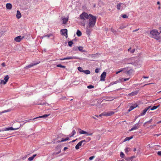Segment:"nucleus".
<instances>
[{
	"label": "nucleus",
	"instance_id": "nucleus-1",
	"mask_svg": "<svg viewBox=\"0 0 161 161\" xmlns=\"http://www.w3.org/2000/svg\"><path fill=\"white\" fill-rule=\"evenodd\" d=\"M89 21L88 25L89 27H93L96 24L97 20V17L92 15H90V18H89Z\"/></svg>",
	"mask_w": 161,
	"mask_h": 161
},
{
	"label": "nucleus",
	"instance_id": "nucleus-2",
	"mask_svg": "<svg viewBox=\"0 0 161 161\" xmlns=\"http://www.w3.org/2000/svg\"><path fill=\"white\" fill-rule=\"evenodd\" d=\"M161 31L160 32H158V30L154 29L151 31L150 32V35L151 37L156 39L158 40L159 38V34Z\"/></svg>",
	"mask_w": 161,
	"mask_h": 161
},
{
	"label": "nucleus",
	"instance_id": "nucleus-3",
	"mask_svg": "<svg viewBox=\"0 0 161 161\" xmlns=\"http://www.w3.org/2000/svg\"><path fill=\"white\" fill-rule=\"evenodd\" d=\"M90 15H91V14H88L87 13L84 12L82 13L80 15V18L83 20V23H82V25L83 26H84L85 25V22L84 21V20H85L86 19H89L90 17Z\"/></svg>",
	"mask_w": 161,
	"mask_h": 161
},
{
	"label": "nucleus",
	"instance_id": "nucleus-4",
	"mask_svg": "<svg viewBox=\"0 0 161 161\" xmlns=\"http://www.w3.org/2000/svg\"><path fill=\"white\" fill-rule=\"evenodd\" d=\"M126 7V4L125 3H119L117 5V8L118 10H122Z\"/></svg>",
	"mask_w": 161,
	"mask_h": 161
},
{
	"label": "nucleus",
	"instance_id": "nucleus-5",
	"mask_svg": "<svg viewBox=\"0 0 161 161\" xmlns=\"http://www.w3.org/2000/svg\"><path fill=\"white\" fill-rule=\"evenodd\" d=\"M50 114H44L42 116H39L38 117H36V118H35L34 119H30L29 120H26V122H30L32 120H33V119H38V118H46L47 117H48L49 115Z\"/></svg>",
	"mask_w": 161,
	"mask_h": 161
},
{
	"label": "nucleus",
	"instance_id": "nucleus-6",
	"mask_svg": "<svg viewBox=\"0 0 161 161\" xmlns=\"http://www.w3.org/2000/svg\"><path fill=\"white\" fill-rule=\"evenodd\" d=\"M9 78V77L8 75H6L4 78V80H1V83L3 85H5L8 81Z\"/></svg>",
	"mask_w": 161,
	"mask_h": 161
},
{
	"label": "nucleus",
	"instance_id": "nucleus-7",
	"mask_svg": "<svg viewBox=\"0 0 161 161\" xmlns=\"http://www.w3.org/2000/svg\"><path fill=\"white\" fill-rule=\"evenodd\" d=\"M92 27H89V26H86V33L87 35H89L91 33L92 31Z\"/></svg>",
	"mask_w": 161,
	"mask_h": 161
},
{
	"label": "nucleus",
	"instance_id": "nucleus-8",
	"mask_svg": "<svg viewBox=\"0 0 161 161\" xmlns=\"http://www.w3.org/2000/svg\"><path fill=\"white\" fill-rule=\"evenodd\" d=\"M61 34L65 37L67 36V29H63L60 31Z\"/></svg>",
	"mask_w": 161,
	"mask_h": 161
},
{
	"label": "nucleus",
	"instance_id": "nucleus-9",
	"mask_svg": "<svg viewBox=\"0 0 161 161\" xmlns=\"http://www.w3.org/2000/svg\"><path fill=\"white\" fill-rule=\"evenodd\" d=\"M151 107V106H149L147 108H145L142 111V112L140 114V115L141 116H143L144 115H145L147 112V111L150 109Z\"/></svg>",
	"mask_w": 161,
	"mask_h": 161
},
{
	"label": "nucleus",
	"instance_id": "nucleus-10",
	"mask_svg": "<svg viewBox=\"0 0 161 161\" xmlns=\"http://www.w3.org/2000/svg\"><path fill=\"white\" fill-rule=\"evenodd\" d=\"M39 63H40V62H37L36 63H32L31 64L28 66H26L25 67V68L28 69L29 68H31L33 66L36 65L38 64Z\"/></svg>",
	"mask_w": 161,
	"mask_h": 161
},
{
	"label": "nucleus",
	"instance_id": "nucleus-11",
	"mask_svg": "<svg viewBox=\"0 0 161 161\" xmlns=\"http://www.w3.org/2000/svg\"><path fill=\"white\" fill-rule=\"evenodd\" d=\"M106 73L105 72H103L101 75V80L104 81L105 78L106 77Z\"/></svg>",
	"mask_w": 161,
	"mask_h": 161
},
{
	"label": "nucleus",
	"instance_id": "nucleus-12",
	"mask_svg": "<svg viewBox=\"0 0 161 161\" xmlns=\"http://www.w3.org/2000/svg\"><path fill=\"white\" fill-rule=\"evenodd\" d=\"M78 58H77L75 57H66L64 58H61L59 60H67V59H77Z\"/></svg>",
	"mask_w": 161,
	"mask_h": 161
},
{
	"label": "nucleus",
	"instance_id": "nucleus-13",
	"mask_svg": "<svg viewBox=\"0 0 161 161\" xmlns=\"http://www.w3.org/2000/svg\"><path fill=\"white\" fill-rule=\"evenodd\" d=\"M19 127L16 128H13L12 127H9L5 128L4 130H3V131H8L9 130H18L19 129Z\"/></svg>",
	"mask_w": 161,
	"mask_h": 161
},
{
	"label": "nucleus",
	"instance_id": "nucleus-14",
	"mask_svg": "<svg viewBox=\"0 0 161 161\" xmlns=\"http://www.w3.org/2000/svg\"><path fill=\"white\" fill-rule=\"evenodd\" d=\"M138 125V124H136L134 125L133 127L129 130V131H130L132 130L138 129L139 128Z\"/></svg>",
	"mask_w": 161,
	"mask_h": 161
},
{
	"label": "nucleus",
	"instance_id": "nucleus-15",
	"mask_svg": "<svg viewBox=\"0 0 161 161\" xmlns=\"http://www.w3.org/2000/svg\"><path fill=\"white\" fill-rule=\"evenodd\" d=\"M137 105L136 104H133L132 105L130 106V107L129 109L128 110V111L130 112V111L133 110L134 108H136L137 107Z\"/></svg>",
	"mask_w": 161,
	"mask_h": 161
},
{
	"label": "nucleus",
	"instance_id": "nucleus-16",
	"mask_svg": "<svg viewBox=\"0 0 161 161\" xmlns=\"http://www.w3.org/2000/svg\"><path fill=\"white\" fill-rule=\"evenodd\" d=\"M24 36H19L14 38V40H21L23 39Z\"/></svg>",
	"mask_w": 161,
	"mask_h": 161
},
{
	"label": "nucleus",
	"instance_id": "nucleus-17",
	"mask_svg": "<svg viewBox=\"0 0 161 161\" xmlns=\"http://www.w3.org/2000/svg\"><path fill=\"white\" fill-rule=\"evenodd\" d=\"M63 20V24H66L67 22L68 21V18H62Z\"/></svg>",
	"mask_w": 161,
	"mask_h": 161
},
{
	"label": "nucleus",
	"instance_id": "nucleus-18",
	"mask_svg": "<svg viewBox=\"0 0 161 161\" xmlns=\"http://www.w3.org/2000/svg\"><path fill=\"white\" fill-rule=\"evenodd\" d=\"M6 7L7 9H11L12 8V5L10 3H8L6 4Z\"/></svg>",
	"mask_w": 161,
	"mask_h": 161
},
{
	"label": "nucleus",
	"instance_id": "nucleus-19",
	"mask_svg": "<svg viewBox=\"0 0 161 161\" xmlns=\"http://www.w3.org/2000/svg\"><path fill=\"white\" fill-rule=\"evenodd\" d=\"M134 71V70L132 69H130L126 72V74L128 75H132Z\"/></svg>",
	"mask_w": 161,
	"mask_h": 161
},
{
	"label": "nucleus",
	"instance_id": "nucleus-20",
	"mask_svg": "<svg viewBox=\"0 0 161 161\" xmlns=\"http://www.w3.org/2000/svg\"><path fill=\"white\" fill-rule=\"evenodd\" d=\"M16 17L17 19H19L21 17V14L19 10H17V11Z\"/></svg>",
	"mask_w": 161,
	"mask_h": 161
},
{
	"label": "nucleus",
	"instance_id": "nucleus-21",
	"mask_svg": "<svg viewBox=\"0 0 161 161\" xmlns=\"http://www.w3.org/2000/svg\"><path fill=\"white\" fill-rule=\"evenodd\" d=\"M82 144V143L80 142H78L75 147V149H79L80 148V147L81 145Z\"/></svg>",
	"mask_w": 161,
	"mask_h": 161
},
{
	"label": "nucleus",
	"instance_id": "nucleus-22",
	"mask_svg": "<svg viewBox=\"0 0 161 161\" xmlns=\"http://www.w3.org/2000/svg\"><path fill=\"white\" fill-rule=\"evenodd\" d=\"M78 130L79 131V133L80 134H85V133H86V131L82 130L80 128H78Z\"/></svg>",
	"mask_w": 161,
	"mask_h": 161
},
{
	"label": "nucleus",
	"instance_id": "nucleus-23",
	"mask_svg": "<svg viewBox=\"0 0 161 161\" xmlns=\"http://www.w3.org/2000/svg\"><path fill=\"white\" fill-rule=\"evenodd\" d=\"M50 37H51L52 38L53 37V36L52 35H44L43 37H41V38H43L44 37H46L47 39H48V38Z\"/></svg>",
	"mask_w": 161,
	"mask_h": 161
},
{
	"label": "nucleus",
	"instance_id": "nucleus-24",
	"mask_svg": "<svg viewBox=\"0 0 161 161\" xmlns=\"http://www.w3.org/2000/svg\"><path fill=\"white\" fill-rule=\"evenodd\" d=\"M36 156V154L33 155L32 157H29L28 158V160L29 161H31L33 160L34 158Z\"/></svg>",
	"mask_w": 161,
	"mask_h": 161
},
{
	"label": "nucleus",
	"instance_id": "nucleus-25",
	"mask_svg": "<svg viewBox=\"0 0 161 161\" xmlns=\"http://www.w3.org/2000/svg\"><path fill=\"white\" fill-rule=\"evenodd\" d=\"M133 138V136H131L130 137H127L125 138V139H124V141L125 142L127 141H129Z\"/></svg>",
	"mask_w": 161,
	"mask_h": 161
},
{
	"label": "nucleus",
	"instance_id": "nucleus-26",
	"mask_svg": "<svg viewBox=\"0 0 161 161\" xmlns=\"http://www.w3.org/2000/svg\"><path fill=\"white\" fill-rule=\"evenodd\" d=\"M76 35L78 36H80L81 35V31L79 30H78L76 32Z\"/></svg>",
	"mask_w": 161,
	"mask_h": 161
},
{
	"label": "nucleus",
	"instance_id": "nucleus-27",
	"mask_svg": "<svg viewBox=\"0 0 161 161\" xmlns=\"http://www.w3.org/2000/svg\"><path fill=\"white\" fill-rule=\"evenodd\" d=\"M114 114L113 111H110L107 113V116H110Z\"/></svg>",
	"mask_w": 161,
	"mask_h": 161
},
{
	"label": "nucleus",
	"instance_id": "nucleus-28",
	"mask_svg": "<svg viewBox=\"0 0 161 161\" xmlns=\"http://www.w3.org/2000/svg\"><path fill=\"white\" fill-rule=\"evenodd\" d=\"M76 132L75 130H73L71 133L72 135L69 136L70 137H73L76 134Z\"/></svg>",
	"mask_w": 161,
	"mask_h": 161
},
{
	"label": "nucleus",
	"instance_id": "nucleus-29",
	"mask_svg": "<svg viewBox=\"0 0 161 161\" xmlns=\"http://www.w3.org/2000/svg\"><path fill=\"white\" fill-rule=\"evenodd\" d=\"M131 150V149L129 147H126L125 149V152L126 153H127Z\"/></svg>",
	"mask_w": 161,
	"mask_h": 161
},
{
	"label": "nucleus",
	"instance_id": "nucleus-30",
	"mask_svg": "<svg viewBox=\"0 0 161 161\" xmlns=\"http://www.w3.org/2000/svg\"><path fill=\"white\" fill-rule=\"evenodd\" d=\"M69 139V137H67L65 139H63L61 141H59V142H65L67 140H68Z\"/></svg>",
	"mask_w": 161,
	"mask_h": 161
},
{
	"label": "nucleus",
	"instance_id": "nucleus-31",
	"mask_svg": "<svg viewBox=\"0 0 161 161\" xmlns=\"http://www.w3.org/2000/svg\"><path fill=\"white\" fill-rule=\"evenodd\" d=\"M159 106H154L152 108L151 107V108H151V110H153L156 109L157 108H158V107H159Z\"/></svg>",
	"mask_w": 161,
	"mask_h": 161
},
{
	"label": "nucleus",
	"instance_id": "nucleus-32",
	"mask_svg": "<svg viewBox=\"0 0 161 161\" xmlns=\"http://www.w3.org/2000/svg\"><path fill=\"white\" fill-rule=\"evenodd\" d=\"M131 49V48L130 47V48L128 49V51H130V53H134L135 51V49H132V50H130Z\"/></svg>",
	"mask_w": 161,
	"mask_h": 161
},
{
	"label": "nucleus",
	"instance_id": "nucleus-33",
	"mask_svg": "<svg viewBox=\"0 0 161 161\" xmlns=\"http://www.w3.org/2000/svg\"><path fill=\"white\" fill-rule=\"evenodd\" d=\"M137 93L138 92L137 91H135L134 92H132L130 94V95L131 96L136 95L137 94Z\"/></svg>",
	"mask_w": 161,
	"mask_h": 161
},
{
	"label": "nucleus",
	"instance_id": "nucleus-34",
	"mask_svg": "<svg viewBox=\"0 0 161 161\" xmlns=\"http://www.w3.org/2000/svg\"><path fill=\"white\" fill-rule=\"evenodd\" d=\"M77 69H78V70L80 72H83L84 70L81 67H78Z\"/></svg>",
	"mask_w": 161,
	"mask_h": 161
},
{
	"label": "nucleus",
	"instance_id": "nucleus-35",
	"mask_svg": "<svg viewBox=\"0 0 161 161\" xmlns=\"http://www.w3.org/2000/svg\"><path fill=\"white\" fill-rule=\"evenodd\" d=\"M56 66H57V67H61V68H65V66H63V65H62L61 64H58V65H57Z\"/></svg>",
	"mask_w": 161,
	"mask_h": 161
},
{
	"label": "nucleus",
	"instance_id": "nucleus-36",
	"mask_svg": "<svg viewBox=\"0 0 161 161\" xmlns=\"http://www.w3.org/2000/svg\"><path fill=\"white\" fill-rule=\"evenodd\" d=\"M83 72L86 74H89L90 73V72L89 70H84Z\"/></svg>",
	"mask_w": 161,
	"mask_h": 161
},
{
	"label": "nucleus",
	"instance_id": "nucleus-37",
	"mask_svg": "<svg viewBox=\"0 0 161 161\" xmlns=\"http://www.w3.org/2000/svg\"><path fill=\"white\" fill-rule=\"evenodd\" d=\"M73 44L72 41H69L68 42V45L69 46L71 47Z\"/></svg>",
	"mask_w": 161,
	"mask_h": 161
},
{
	"label": "nucleus",
	"instance_id": "nucleus-38",
	"mask_svg": "<svg viewBox=\"0 0 161 161\" xmlns=\"http://www.w3.org/2000/svg\"><path fill=\"white\" fill-rule=\"evenodd\" d=\"M120 156L122 158H124L125 157V155L124 153L122 152H121L120 153Z\"/></svg>",
	"mask_w": 161,
	"mask_h": 161
},
{
	"label": "nucleus",
	"instance_id": "nucleus-39",
	"mask_svg": "<svg viewBox=\"0 0 161 161\" xmlns=\"http://www.w3.org/2000/svg\"><path fill=\"white\" fill-rule=\"evenodd\" d=\"M122 17L123 18H128V16L126 14H122L121 15Z\"/></svg>",
	"mask_w": 161,
	"mask_h": 161
},
{
	"label": "nucleus",
	"instance_id": "nucleus-40",
	"mask_svg": "<svg viewBox=\"0 0 161 161\" xmlns=\"http://www.w3.org/2000/svg\"><path fill=\"white\" fill-rule=\"evenodd\" d=\"M87 87L89 89H91V88H94V86L92 85H90L88 86H87Z\"/></svg>",
	"mask_w": 161,
	"mask_h": 161
},
{
	"label": "nucleus",
	"instance_id": "nucleus-41",
	"mask_svg": "<svg viewBox=\"0 0 161 161\" xmlns=\"http://www.w3.org/2000/svg\"><path fill=\"white\" fill-rule=\"evenodd\" d=\"M78 49L80 51H83V47H78Z\"/></svg>",
	"mask_w": 161,
	"mask_h": 161
},
{
	"label": "nucleus",
	"instance_id": "nucleus-42",
	"mask_svg": "<svg viewBox=\"0 0 161 161\" xmlns=\"http://www.w3.org/2000/svg\"><path fill=\"white\" fill-rule=\"evenodd\" d=\"M86 133H85V134H86L87 136H92V133H88V132H87L86 131Z\"/></svg>",
	"mask_w": 161,
	"mask_h": 161
},
{
	"label": "nucleus",
	"instance_id": "nucleus-43",
	"mask_svg": "<svg viewBox=\"0 0 161 161\" xmlns=\"http://www.w3.org/2000/svg\"><path fill=\"white\" fill-rule=\"evenodd\" d=\"M102 115L103 116H107V113L103 112L102 113Z\"/></svg>",
	"mask_w": 161,
	"mask_h": 161
},
{
	"label": "nucleus",
	"instance_id": "nucleus-44",
	"mask_svg": "<svg viewBox=\"0 0 161 161\" xmlns=\"http://www.w3.org/2000/svg\"><path fill=\"white\" fill-rule=\"evenodd\" d=\"M111 31L113 32L114 34H115L116 32V30L112 29H111Z\"/></svg>",
	"mask_w": 161,
	"mask_h": 161
},
{
	"label": "nucleus",
	"instance_id": "nucleus-45",
	"mask_svg": "<svg viewBox=\"0 0 161 161\" xmlns=\"http://www.w3.org/2000/svg\"><path fill=\"white\" fill-rule=\"evenodd\" d=\"M95 157L94 156H91L89 158V159L90 160H91L94 158Z\"/></svg>",
	"mask_w": 161,
	"mask_h": 161
},
{
	"label": "nucleus",
	"instance_id": "nucleus-46",
	"mask_svg": "<svg viewBox=\"0 0 161 161\" xmlns=\"http://www.w3.org/2000/svg\"><path fill=\"white\" fill-rule=\"evenodd\" d=\"M126 27V26H121L119 27V29H123L124 28H125Z\"/></svg>",
	"mask_w": 161,
	"mask_h": 161
},
{
	"label": "nucleus",
	"instance_id": "nucleus-47",
	"mask_svg": "<svg viewBox=\"0 0 161 161\" xmlns=\"http://www.w3.org/2000/svg\"><path fill=\"white\" fill-rule=\"evenodd\" d=\"M124 79V81H125L129 80L130 79V78H124V79L122 78V79Z\"/></svg>",
	"mask_w": 161,
	"mask_h": 161
},
{
	"label": "nucleus",
	"instance_id": "nucleus-48",
	"mask_svg": "<svg viewBox=\"0 0 161 161\" xmlns=\"http://www.w3.org/2000/svg\"><path fill=\"white\" fill-rule=\"evenodd\" d=\"M157 154L158 155L161 156V151H158L157 152Z\"/></svg>",
	"mask_w": 161,
	"mask_h": 161
},
{
	"label": "nucleus",
	"instance_id": "nucleus-49",
	"mask_svg": "<svg viewBox=\"0 0 161 161\" xmlns=\"http://www.w3.org/2000/svg\"><path fill=\"white\" fill-rule=\"evenodd\" d=\"M95 72L96 73H98L99 72V69H96Z\"/></svg>",
	"mask_w": 161,
	"mask_h": 161
},
{
	"label": "nucleus",
	"instance_id": "nucleus-50",
	"mask_svg": "<svg viewBox=\"0 0 161 161\" xmlns=\"http://www.w3.org/2000/svg\"><path fill=\"white\" fill-rule=\"evenodd\" d=\"M80 142L82 143L83 142H87V141H86L85 140H82Z\"/></svg>",
	"mask_w": 161,
	"mask_h": 161
},
{
	"label": "nucleus",
	"instance_id": "nucleus-51",
	"mask_svg": "<svg viewBox=\"0 0 161 161\" xmlns=\"http://www.w3.org/2000/svg\"><path fill=\"white\" fill-rule=\"evenodd\" d=\"M139 30V29L138 28V29H137L136 30H134L133 31V32H136V31H138V30Z\"/></svg>",
	"mask_w": 161,
	"mask_h": 161
},
{
	"label": "nucleus",
	"instance_id": "nucleus-52",
	"mask_svg": "<svg viewBox=\"0 0 161 161\" xmlns=\"http://www.w3.org/2000/svg\"><path fill=\"white\" fill-rule=\"evenodd\" d=\"M122 70H119V71H118L117 72H116V74H119V73H120V72H122Z\"/></svg>",
	"mask_w": 161,
	"mask_h": 161
},
{
	"label": "nucleus",
	"instance_id": "nucleus-53",
	"mask_svg": "<svg viewBox=\"0 0 161 161\" xmlns=\"http://www.w3.org/2000/svg\"><path fill=\"white\" fill-rule=\"evenodd\" d=\"M134 157H134V156H132L131 157H130V158H129V159L130 160L132 159L133 158H134Z\"/></svg>",
	"mask_w": 161,
	"mask_h": 161
},
{
	"label": "nucleus",
	"instance_id": "nucleus-54",
	"mask_svg": "<svg viewBox=\"0 0 161 161\" xmlns=\"http://www.w3.org/2000/svg\"><path fill=\"white\" fill-rule=\"evenodd\" d=\"M2 65L3 66H5V64L4 63H2Z\"/></svg>",
	"mask_w": 161,
	"mask_h": 161
},
{
	"label": "nucleus",
	"instance_id": "nucleus-55",
	"mask_svg": "<svg viewBox=\"0 0 161 161\" xmlns=\"http://www.w3.org/2000/svg\"><path fill=\"white\" fill-rule=\"evenodd\" d=\"M68 148V147H64V151H65V150H66V149H67Z\"/></svg>",
	"mask_w": 161,
	"mask_h": 161
},
{
	"label": "nucleus",
	"instance_id": "nucleus-56",
	"mask_svg": "<svg viewBox=\"0 0 161 161\" xmlns=\"http://www.w3.org/2000/svg\"><path fill=\"white\" fill-rule=\"evenodd\" d=\"M143 78H148V77H147V76H144L143 77Z\"/></svg>",
	"mask_w": 161,
	"mask_h": 161
},
{
	"label": "nucleus",
	"instance_id": "nucleus-57",
	"mask_svg": "<svg viewBox=\"0 0 161 161\" xmlns=\"http://www.w3.org/2000/svg\"><path fill=\"white\" fill-rule=\"evenodd\" d=\"M160 135V134H156L154 135V136H159Z\"/></svg>",
	"mask_w": 161,
	"mask_h": 161
},
{
	"label": "nucleus",
	"instance_id": "nucleus-58",
	"mask_svg": "<svg viewBox=\"0 0 161 161\" xmlns=\"http://www.w3.org/2000/svg\"><path fill=\"white\" fill-rule=\"evenodd\" d=\"M130 59H127L125 58V59H124V61H127V60H130Z\"/></svg>",
	"mask_w": 161,
	"mask_h": 161
},
{
	"label": "nucleus",
	"instance_id": "nucleus-59",
	"mask_svg": "<svg viewBox=\"0 0 161 161\" xmlns=\"http://www.w3.org/2000/svg\"><path fill=\"white\" fill-rule=\"evenodd\" d=\"M77 140V139H76V140H73L72 141V142H75V141Z\"/></svg>",
	"mask_w": 161,
	"mask_h": 161
},
{
	"label": "nucleus",
	"instance_id": "nucleus-60",
	"mask_svg": "<svg viewBox=\"0 0 161 161\" xmlns=\"http://www.w3.org/2000/svg\"><path fill=\"white\" fill-rule=\"evenodd\" d=\"M87 139H88L89 141H90L91 140V138L90 137H88Z\"/></svg>",
	"mask_w": 161,
	"mask_h": 161
},
{
	"label": "nucleus",
	"instance_id": "nucleus-61",
	"mask_svg": "<svg viewBox=\"0 0 161 161\" xmlns=\"http://www.w3.org/2000/svg\"><path fill=\"white\" fill-rule=\"evenodd\" d=\"M92 117L94 119H97L94 116H92Z\"/></svg>",
	"mask_w": 161,
	"mask_h": 161
},
{
	"label": "nucleus",
	"instance_id": "nucleus-62",
	"mask_svg": "<svg viewBox=\"0 0 161 161\" xmlns=\"http://www.w3.org/2000/svg\"><path fill=\"white\" fill-rule=\"evenodd\" d=\"M103 116L102 115V113L100 114L99 116L98 117H101V116Z\"/></svg>",
	"mask_w": 161,
	"mask_h": 161
},
{
	"label": "nucleus",
	"instance_id": "nucleus-63",
	"mask_svg": "<svg viewBox=\"0 0 161 161\" xmlns=\"http://www.w3.org/2000/svg\"><path fill=\"white\" fill-rule=\"evenodd\" d=\"M136 148H135L134 149H133V151H136Z\"/></svg>",
	"mask_w": 161,
	"mask_h": 161
},
{
	"label": "nucleus",
	"instance_id": "nucleus-64",
	"mask_svg": "<svg viewBox=\"0 0 161 161\" xmlns=\"http://www.w3.org/2000/svg\"><path fill=\"white\" fill-rule=\"evenodd\" d=\"M157 3L158 4H160V2H158Z\"/></svg>",
	"mask_w": 161,
	"mask_h": 161
}]
</instances>
